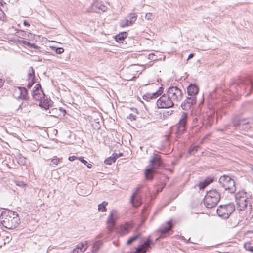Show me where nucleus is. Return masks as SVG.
<instances>
[{
	"label": "nucleus",
	"mask_w": 253,
	"mask_h": 253,
	"mask_svg": "<svg viewBox=\"0 0 253 253\" xmlns=\"http://www.w3.org/2000/svg\"><path fill=\"white\" fill-rule=\"evenodd\" d=\"M184 242L186 241V239L183 236H179V238H178Z\"/></svg>",
	"instance_id": "nucleus-61"
},
{
	"label": "nucleus",
	"mask_w": 253,
	"mask_h": 253,
	"mask_svg": "<svg viewBox=\"0 0 253 253\" xmlns=\"http://www.w3.org/2000/svg\"><path fill=\"white\" fill-rule=\"evenodd\" d=\"M20 40H21L17 39L16 38H12L10 40L11 41L13 42L14 43L17 44H20Z\"/></svg>",
	"instance_id": "nucleus-54"
},
{
	"label": "nucleus",
	"mask_w": 253,
	"mask_h": 253,
	"mask_svg": "<svg viewBox=\"0 0 253 253\" xmlns=\"http://www.w3.org/2000/svg\"><path fill=\"white\" fill-rule=\"evenodd\" d=\"M199 88L195 84H190L187 87L188 96L197 99L196 95L198 93Z\"/></svg>",
	"instance_id": "nucleus-15"
},
{
	"label": "nucleus",
	"mask_w": 253,
	"mask_h": 253,
	"mask_svg": "<svg viewBox=\"0 0 253 253\" xmlns=\"http://www.w3.org/2000/svg\"><path fill=\"white\" fill-rule=\"evenodd\" d=\"M198 145H191L188 150V154L190 155H194L197 151L199 149Z\"/></svg>",
	"instance_id": "nucleus-29"
},
{
	"label": "nucleus",
	"mask_w": 253,
	"mask_h": 253,
	"mask_svg": "<svg viewBox=\"0 0 253 253\" xmlns=\"http://www.w3.org/2000/svg\"><path fill=\"white\" fill-rule=\"evenodd\" d=\"M141 187H137L135 188V191L134 192H136V194H138L137 193L139 192L140 190Z\"/></svg>",
	"instance_id": "nucleus-63"
},
{
	"label": "nucleus",
	"mask_w": 253,
	"mask_h": 253,
	"mask_svg": "<svg viewBox=\"0 0 253 253\" xmlns=\"http://www.w3.org/2000/svg\"><path fill=\"white\" fill-rule=\"evenodd\" d=\"M16 185L20 187H24L26 185L25 183L22 181H15Z\"/></svg>",
	"instance_id": "nucleus-49"
},
{
	"label": "nucleus",
	"mask_w": 253,
	"mask_h": 253,
	"mask_svg": "<svg viewBox=\"0 0 253 253\" xmlns=\"http://www.w3.org/2000/svg\"><path fill=\"white\" fill-rule=\"evenodd\" d=\"M0 222L5 228L12 229L18 226L20 219L16 212L9 209H4L0 213Z\"/></svg>",
	"instance_id": "nucleus-2"
},
{
	"label": "nucleus",
	"mask_w": 253,
	"mask_h": 253,
	"mask_svg": "<svg viewBox=\"0 0 253 253\" xmlns=\"http://www.w3.org/2000/svg\"><path fill=\"white\" fill-rule=\"evenodd\" d=\"M98 7V10H96V13H100L101 12H105L106 10V7L104 5H101L100 6H96Z\"/></svg>",
	"instance_id": "nucleus-37"
},
{
	"label": "nucleus",
	"mask_w": 253,
	"mask_h": 253,
	"mask_svg": "<svg viewBox=\"0 0 253 253\" xmlns=\"http://www.w3.org/2000/svg\"><path fill=\"white\" fill-rule=\"evenodd\" d=\"M29 43H30V42H29L26 40H21L20 41L19 45L28 47Z\"/></svg>",
	"instance_id": "nucleus-45"
},
{
	"label": "nucleus",
	"mask_w": 253,
	"mask_h": 253,
	"mask_svg": "<svg viewBox=\"0 0 253 253\" xmlns=\"http://www.w3.org/2000/svg\"><path fill=\"white\" fill-rule=\"evenodd\" d=\"M154 242L152 240L151 236H148L146 239L140 242L139 244L135 248V251L132 253H146Z\"/></svg>",
	"instance_id": "nucleus-8"
},
{
	"label": "nucleus",
	"mask_w": 253,
	"mask_h": 253,
	"mask_svg": "<svg viewBox=\"0 0 253 253\" xmlns=\"http://www.w3.org/2000/svg\"><path fill=\"white\" fill-rule=\"evenodd\" d=\"M23 24L25 26H30V25L29 22L27 20L24 21Z\"/></svg>",
	"instance_id": "nucleus-60"
},
{
	"label": "nucleus",
	"mask_w": 253,
	"mask_h": 253,
	"mask_svg": "<svg viewBox=\"0 0 253 253\" xmlns=\"http://www.w3.org/2000/svg\"><path fill=\"white\" fill-rule=\"evenodd\" d=\"M250 128V126L249 125V122H248V124L247 125H244L241 126L242 129H244V130L247 131Z\"/></svg>",
	"instance_id": "nucleus-51"
},
{
	"label": "nucleus",
	"mask_w": 253,
	"mask_h": 253,
	"mask_svg": "<svg viewBox=\"0 0 253 253\" xmlns=\"http://www.w3.org/2000/svg\"><path fill=\"white\" fill-rule=\"evenodd\" d=\"M127 118L130 119L131 121L135 120L136 119V116L131 113L130 114Z\"/></svg>",
	"instance_id": "nucleus-57"
},
{
	"label": "nucleus",
	"mask_w": 253,
	"mask_h": 253,
	"mask_svg": "<svg viewBox=\"0 0 253 253\" xmlns=\"http://www.w3.org/2000/svg\"><path fill=\"white\" fill-rule=\"evenodd\" d=\"M166 94L173 101H180L183 97L182 90L177 86L169 87L166 91Z\"/></svg>",
	"instance_id": "nucleus-9"
},
{
	"label": "nucleus",
	"mask_w": 253,
	"mask_h": 253,
	"mask_svg": "<svg viewBox=\"0 0 253 253\" xmlns=\"http://www.w3.org/2000/svg\"><path fill=\"white\" fill-rule=\"evenodd\" d=\"M197 186L199 187L200 190H204L208 184L205 182L204 180L199 182Z\"/></svg>",
	"instance_id": "nucleus-35"
},
{
	"label": "nucleus",
	"mask_w": 253,
	"mask_h": 253,
	"mask_svg": "<svg viewBox=\"0 0 253 253\" xmlns=\"http://www.w3.org/2000/svg\"><path fill=\"white\" fill-rule=\"evenodd\" d=\"M91 191L88 190V191H85L84 193L82 192L81 194L83 195H84L85 196H87V195H89L91 193Z\"/></svg>",
	"instance_id": "nucleus-58"
},
{
	"label": "nucleus",
	"mask_w": 253,
	"mask_h": 253,
	"mask_svg": "<svg viewBox=\"0 0 253 253\" xmlns=\"http://www.w3.org/2000/svg\"><path fill=\"white\" fill-rule=\"evenodd\" d=\"M127 35L128 33L126 31L120 32L114 36V39L118 43H123V41L127 37Z\"/></svg>",
	"instance_id": "nucleus-23"
},
{
	"label": "nucleus",
	"mask_w": 253,
	"mask_h": 253,
	"mask_svg": "<svg viewBox=\"0 0 253 253\" xmlns=\"http://www.w3.org/2000/svg\"><path fill=\"white\" fill-rule=\"evenodd\" d=\"M17 89L19 91V94L17 97H16L17 99H21L22 100L27 101L30 98L28 95V90L26 87L17 86Z\"/></svg>",
	"instance_id": "nucleus-17"
},
{
	"label": "nucleus",
	"mask_w": 253,
	"mask_h": 253,
	"mask_svg": "<svg viewBox=\"0 0 253 253\" xmlns=\"http://www.w3.org/2000/svg\"><path fill=\"white\" fill-rule=\"evenodd\" d=\"M33 89H35V90H42L41 85L40 84H37L34 87Z\"/></svg>",
	"instance_id": "nucleus-52"
},
{
	"label": "nucleus",
	"mask_w": 253,
	"mask_h": 253,
	"mask_svg": "<svg viewBox=\"0 0 253 253\" xmlns=\"http://www.w3.org/2000/svg\"><path fill=\"white\" fill-rule=\"evenodd\" d=\"M132 227L133 225L131 224L128 222H126L125 224L120 226L118 232L122 235L126 234L130 232Z\"/></svg>",
	"instance_id": "nucleus-20"
},
{
	"label": "nucleus",
	"mask_w": 253,
	"mask_h": 253,
	"mask_svg": "<svg viewBox=\"0 0 253 253\" xmlns=\"http://www.w3.org/2000/svg\"><path fill=\"white\" fill-rule=\"evenodd\" d=\"M130 202L135 207H139L142 204L141 199L138 194H136V192H133L132 194Z\"/></svg>",
	"instance_id": "nucleus-22"
},
{
	"label": "nucleus",
	"mask_w": 253,
	"mask_h": 253,
	"mask_svg": "<svg viewBox=\"0 0 253 253\" xmlns=\"http://www.w3.org/2000/svg\"><path fill=\"white\" fill-rule=\"evenodd\" d=\"M83 252V249H80V247H77L74 248L72 251V253H82Z\"/></svg>",
	"instance_id": "nucleus-44"
},
{
	"label": "nucleus",
	"mask_w": 253,
	"mask_h": 253,
	"mask_svg": "<svg viewBox=\"0 0 253 253\" xmlns=\"http://www.w3.org/2000/svg\"><path fill=\"white\" fill-rule=\"evenodd\" d=\"M87 242L85 241L84 243L82 242L79 244L77 247H80V249H83V252H84L87 248Z\"/></svg>",
	"instance_id": "nucleus-36"
},
{
	"label": "nucleus",
	"mask_w": 253,
	"mask_h": 253,
	"mask_svg": "<svg viewBox=\"0 0 253 253\" xmlns=\"http://www.w3.org/2000/svg\"><path fill=\"white\" fill-rule=\"evenodd\" d=\"M188 113L183 112L178 122L175 125L176 137L179 139L186 131L188 126Z\"/></svg>",
	"instance_id": "nucleus-6"
},
{
	"label": "nucleus",
	"mask_w": 253,
	"mask_h": 253,
	"mask_svg": "<svg viewBox=\"0 0 253 253\" xmlns=\"http://www.w3.org/2000/svg\"><path fill=\"white\" fill-rule=\"evenodd\" d=\"M137 19V16L135 13L129 14L128 18L120 22V26L122 27L129 26L134 23Z\"/></svg>",
	"instance_id": "nucleus-18"
},
{
	"label": "nucleus",
	"mask_w": 253,
	"mask_h": 253,
	"mask_svg": "<svg viewBox=\"0 0 253 253\" xmlns=\"http://www.w3.org/2000/svg\"><path fill=\"white\" fill-rule=\"evenodd\" d=\"M244 247L246 250L253 253V246H250L249 244H244Z\"/></svg>",
	"instance_id": "nucleus-38"
},
{
	"label": "nucleus",
	"mask_w": 253,
	"mask_h": 253,
	"mask_svg": "<svg viewBox=\"0 0 253 253\" xmlns=\"http://www.w3.org/2000/svg\"><path fill=\"white\" fill-rule=\"evenodd\" d=\"M140 236L141 235L140 233H136L134 234L132 236L129 238V239L126 242V245H129L131 244L132 243L134 242L137 239L140 238Z\"/></svg>",
	"instance_id": "nucleus-25"
},
{
	"label": "nucleus",
	"mask_w": 253,
	"mask_h": 253,
	"mask_svg": "<svg viewBox=\"0 0 253 253\" xmlns=\"http://www.w3.org/2000/svg\"><path fill=\"white\" fill-rule=\"evenodd\" d=\"M39 106L42 108H44L45 110H47L49 109L53 105V102L50 99V98H48L46 95L44 98H42L41 100H39Z\"/></svg>",
	"instance_id": "nucleus-16"
},
{
	"label": "nucleus",
	"mask_w": 253,
	"mask_h": 253,
	"mask_svg": "<svg viewBox=\"0 0 253 253\" xmlns=\"http://www.w3.org/2000/svg\"><path fill=\"white\" fill-rule=\"evenodd\" d=\"M143 99L147 101L151 100L150 97V93H147L143 95Z\"/></svg>",
	"instance_id": "nucleus-39"
},
{
	"label": "nucleus",
	"mask_w": 253,
	"mask_h": 253,
	"mask_svg": "<svg viewBox=\"0 0 253 253\" xmlns=\"http://www.w3.org/2000/svg\"><path fill=\"white\" fill-rule=\"evenodd\" d=\"M221 198L220 193L216 189L208 191L204 198V204L206 208L211 209L214 207Z\"/></svg>",
	"instance_id": "nucleus-4"
},
{
	"label": "nucleus",
	"mask_w": 253,
	"mask_h": 253,
	"mask_svg": "<svg viewBox=\"0 0 253 253\" xmlns=\"http://www.w3.org/2000/svg\"><path fill=\"white\" fill-rule=\"evenodd\" d=\"M148 58L151 60L155 61L157 60V56H156L154 53H150L148 55Z\"/></svg>",
	"instance_id": "nucleus-46"
},
{
	"label": "nucleus",
	"mask_w": 253,
	"mask_h": 253,
	"mask_svg": "<svg viewBox=\"0 0 253 253\" xmlns=\"http://www.w3.org/2000/svg\"><path fill=\"white\" fill-rule=\"evenodd\" d=\"M172 220L170 219L165 224H162L158 230L160 233V238H164L170 235V232L173 230Z\"/></svg>",
	"instance_id": "nucleus-13"
},
{
	"label": "nucleus",
	"mask_w": 253,
	"mask_h": 253,
	"mask_svg": "<svg viewBox=\"0 0 253 253\" xmlns=\"http://www.w3.org/2000/svg\"><path fill=\"white\" fill-rule=\"evenodd\" d=\"M246 194V192L243 190L239 191L235 195V200L238 205L239 211H243L248 205V198L245 196Z\"/></svg>",
	"instance_id": "nucleus-10"
},
{
	"label": "nucleus",
	"mask_w": 253,
	"mask_h": 253,
	"mask_svg": "<svg viewBox=\"0 0 253 253\" xmlns=\"http://www.w3.org/2000/svg\"><path fill=\"white\" fill-rule=\"evenodd\" d=\"M173 110L164 111V112L163 113V117L164 118H165V117L167 118L168 116H169V115H170L173 113Z\"/></svg>",
	"instance_id": "nucleus-43"
},
{
	"label": "nucleus",
	"mask_w": 253,
	"mask_h": 253,
	"mask_svg": "<svg viewBox=\"0 0 253 253\" xmlns=\"http://www.w3.org/2000/svg\"><path fill=\"white\" fill-rule=\"evenodd\" d=\"M118 218L119 216L117 211L115 209L112 210L106 222L107 224L106 228L109 233L112 232L114 230Z\"/></svg>",
	"instance_id": "nucleus-11"
},
{
	"label": "nucleus",
	"mask_w": 253,
	"mask_h": 253,
	"mask_svg": "<svg viewBox=\"0 0 253 253\" xmlns=\"http://www.w3.org/2000/svg\"><path fill=\"white\" fill-rule=\"evenodd\" d=\"M108 205V202L106 201H103L101 204L98 205V210L99 211L105 212L106 211V206Z\"/></svg>",
	"instance_id": "nucleus-28"
},
{
	"label": "nucleus",
	"mask_w": 253,
	"mask_h": 253,
	"mask_svg": "<svg viewBox=\"0 0 253 253\" xmlns=\"http://www.w3.org/2000/svg\"><path fill=\"white\" fill-rule=\"evenodd\" d=\"M232 123L233 126L235 127L236 129L239 128L240 129L241 126L247 125L248 124V121L246 119H240L238 118L235 117L232 119Z\"/></svg>",
	"instance_id": "nucleus-19"
},
{
	"label": "nucleus",
	"mask_w": 253,
	"mask_h": 253,
	"mask_svg": "<svg viewBox=\"0 0 253 253\" xmlns=\"http://www.w3.org/2000/svg\"><path fill=\"white\" fill-rule=\"evenodd\" d=\"M4 244L9 243L11 239V235L9 233H6L3 236Z\"/></svg>",
	"instance_id": "nucleus-31"
},
{
	"label": "nucleus",
	"mask_w": 253,
	"mask_h": 253,
	"mask_svg": "<svg viewBox=\"0 0 253 253\" xmlns=\"http://www.w3.org/2000/svg\"><path fill=\"white\" fill-rule=\"evenodd\" d=\"M234 177L232 175L224 174L220 176L218 181L221 186L231 194L234 193L236 190Z\"/></svg>",
	"instance_id": "nucleus-5"
},
{
	"label": "nucleus",
	"mask_w": 253,
	"mask_h": 253,
	"mask_svg": "<svg viewBox=\"0 0 253 253\" xmlns=\"http://www.w3.org/2000/svg\"><path fill=\"white\" fill-rule=\"evenodd\" d=\"M18 163L20 165H24L26 164V159L21 154L18 156Z\"/></svg>",
	"instance_id": "nucleus-33"
},
{
	"label": "nucleus",
	"mask_w": 253,
	"mask_h": 253,
	"mask_svg": "<svg viewBox=\"0 0 253 253\" xmlns=\"http://www.w3.org/2000/svg\"><path fill=\"white\" fill-rule=\"evenodd\" d=\"M49 113L50 114V116L56 118L61 116V114L59 113V110L56 108H52L49 109Z\"/></svg>",
	"instance_id": "nucleus-26"
},
{
	"label": "nucleus",
	"mask_w": 253,
	"mask_h": 253,
	"mask_svg": "<svg viewBox=\"0 0 253 253\" xmlns=\"http://www.w3.org/2000/svg\"><path fill=\"white\" fill-rule=\"evenodd\" d=\"M55 52L56 54H60L64 52V49L62 47H54Z\"/></svg>",
	"instance_id": "nucleus-42"
},
{
	"label": "nucleus",
	"mask_w": 253,
	"mask_h": 253,
	"mask_svg": "<svg viewBox=\"0 0 253 253\" xmlns=\"http://www.w3.org/2000/svg\"><path fill=\"white\" fill-rule=\"evenodd\" d=\"M215 180V178L214 176H209L206 177L204 179L205 182L209 185L211 183H212L213 181Z\"/></svg>",
	"instance_id": "nucleus-34"
},
{
	"label": "nucleus",
	"mask_w": 253,
	"mask_h": 253,
	"mask_svg": "<svg viewBox=\"0 0 253 253\" xmlns=\"http://www.w3.org/2000/svg\"><path fill=\"white\" fill-rule=\"evenodd\" d=\"M32 96L34 99L39 101L42 98H44L45 97V94L43 92V89L42 90L33 89L32 91Z\"/></svg>",
	"instance_id": "nucleus-21"
},
{
	"label": "nucleus",
	"mask_w": 253,
	"mask_h": 253,
	"mask_svg": "<svg viewBox=\"0 0 253 253\" xmlns=\"http://www.w3.org/2000/svg\"><path fill=\"white\" fill-rule=\"evenodd\" d=\"M196 101L197 99L194 97L187 96L181 103V107L183 110L186 111L190 110L192 114H195V112H194V108H195Z\"/></svg>",
	"instance_id": "nucleus-14"
},
{
	"label": "nucleus",
	"mask_w": 253,
	"mask_h": 253,
	"mask_svg": "<svg viewBox=\"0 0 253 253\" xmlns=\"http://www.w3.org/2000/svg\"><path fill=\"white\" fill-rule=\"evenodd\" d=\"M102 241L101 240H98L95 241L93 245L92 252V253H96L100 247L102 245Z\"/></svg>",
	"instance_id": "nucleus-24"
},
{
	"label": "nucleus",
	"mask_w": 253,
	"mask_h": 253,
	"mask_svg": "<svg viewBox=\"0 0 253 253\" xmlns=\"http://www.w3.org/2000/svg\"><path fill=\"white\" fill-rule=\"evenodd\" d=\"M79 157H78L76 156H74V155H73V156H69V158H68V160L70 161H74V160H79Z\"/></svg>",
	"instance_id": "nucleus-56"
},
{
	"label": "nucleus",
	"mask_w": 253,
	"mask_h": 253,
	"mask_svg": "<svg viewBox=\"0 0 253 253\" xmlns=\"http://www.w3.org/2000/svg\"><path fill=\"white\" fill-rule=\"evenodd\" d=\"M79 160L85 165L88 168H91L92 167V165L91 163H88L86 160L84 159V157H80L79 158Z\"/></svg>",
	"instance_id": "nucleus-30"
},
{
	"label": "nucleus",
	"mask_w": 253,
	"mask_h": 253,
	"mask_svg": "<svg viewBox=\"0 0 253 253\" xmlns=\"http://www.w3.org/2000/svg\"><path fill=\"white\" fill-rule=\"evenodd\" d=\"M35 80V70L32 67H30L28 74L27 80Z\"/></svg>",
	"instance_id": "nucleus-27"
},
{
	"label": "nucleus",
	"mask_w": 253,
	"mask_h": 253,
	"mask_svg": "<svg viewBox=\"0 0 253 253\" xmlns=\"http://www.w3.org/2000/svg\"><path fill=\"white\" fill-rule=\"evenodd\" d=\"M156 105L158 108H170L174 106V103L166 93L157 100Z\"/></svg>",
	"instance_id": "nucleus-12"
},
{
	"label": "nucleus",
	"mask_w": 253,
	"mask_h": 253,
	"mask_svg": "<svg viewBox=\"0 0 253 253\" xmlns=\"http://www.w3.org/2000/svg\"><path fill=\"white\" fill-rule=\"evenodd\" d=\"M235 205L232 203H229L225 205H220L216 210V212L219 216L223 219H226L235 211Z\"/></svg>",
	"instance_id": "nucleus-7"
},
{
	"label": "nucleus",
	"mask_w": 253,
	"mask_h": 253,
	"mask_svg": "<svg viewBox=\"0 0 253 253\" xmlns=\"http://www.w3.org/2000/svg\"><path fill=\"white\" fill-rule=\"evenodd\" d=\"M149 164L150 167L145 169L144 174L145 179L147 180L151 181L154 178L153 173L158 168L163 167L164 165L161 156L155 153H153V155L151 157Z\"/></svg>",
	"instance_id": "nucleus-3"
},
{
	"label": "nucleus",
	"mask_w": 253,
	"mask_h": 253,
	"mask_svg": "<svg viewBox=\"0 0 253 253\" xmlns=\"http://www.w3.org/2000/svg\"><path fill=\"white\" fill-rule=\"evenodd\" d=\"M19 32L21 33H20V35L23 36V37H24L26 35L27 33H26V32L24 31H23V30H20Z\"/></svg>",
	"instance_id": "nucleus-59"
},
{
	"label": "nucleus",
	"mask_w": 253,
	"mask_h": 253,
	"mask_svg": "<svg viewBox=\"0 0 253 253\" xmlns=\"http://www.w3.org/2000/svg\"><path fill=\"white\" fill-rule=\"evenodd\" d=\"M51 162L53 163V164L57 165L59 163V159L56 157H55L54 158L52 159Z\"/></svg>",
	"instance_id": "nucleus-55"
},
{
	"label": "nucleus",
	"mask_w": 253,
	"mask_h": 253,
	"mask_svg": "<svg viewBox=\"0 0 253 253\" xmlns=\"http://www.w3.org/2000/svg\"><path fill=\"white\" fill-rule=\"evenodd\" d=\"M112 156L115 158V161L117 160V158H119V156H118V154L115 153H113L112 155Z\"/></svg>",
	"instance_id": "nucleus-62"
},
{
	"label": "nucleus",
	"mask_w": 253,
	"mask_h": 253,
	"mask_svg": "<svg viewBox=\"0 0 253 253\" xmlns=\"http://www.w3.org/2000/svg\"><path fill=\"white\" fill-rule=\"evenodd\" d=\"M164 92V88L162 86L159 87V89L156 91V92L158 93V94L160 96L162 94L163 92Z\"/></svg>",
	"instance_id": "nucleus-50"
},
{
	"label": "nucleus",
	"mask_w": 253,
	"mask_h": 253,
	"mask_svg": "<svg viewBox=\"0 0 253 253\" xmlns=\"http://www.w3.org/2000/svg\"><path fill=\"white\" fill-rule=\"evenodd\" d=\"M59 113L61 115V113L62 114V115L63 116H65V114L66 113V111L65 109L63 108L62 107H60L59 109Z\"/></svg>",
	"instance_id": "nucleus-53"
},
{
	"label": "nucleus",
	"mask_w": 253,
	"mask_h": 253,
	"mask_svg": "<svg viewBox=\"0 0 253 253\" xmlns=\"http://www.w3.org/2000/svg\"><path fill=\"white\" fill-rule=\"evenodd\" d=\"M145 19L148 20H151L153 18V15L151 13H147L145 16Z\"/></svg>",
	"instance_id": "nucleus-47"
},
{
	"label": "nucleus",
	"mask_w": 253,
	"mask_h": 253,
	"mask_svg": "<svg viewBox=\"0 0 253 253\" xmlns=\"http://www.w3.org/2000/svg\"><path fill=\"white\" fill-rule=\"evenodd\" d=\"M28 47L35 50H39L40 48L35 43L31 42L29 43Z\"/></svg>",
	"instance_id": "nucleus-40"
},
{
	"label": "nucleus",
	"mask_w": 253,
	"mask_h": 253,
	"mask_svg": "<svg viewBox=\"0 0 253 253\" xmlns=\"http://www.w3.org/2000/svg\"><path fill=\"white\" fill-rule=\"evenodd\" d=\"M115 162V158L113 157L112 156L109 157L107 159H106L104 162L106 165H110L113 163H114Z\"/></svg>",
	"instance_id": "nucleus-32"
},
{
	"label": "nucleus",
	"mask_w": 253,
	"mask_h": 253,
	"mask_svg": "<svg viewBox=\"0 0 253 253\" xmlns=\"http://www.w3.org/2000/svg\"><path fill=\"white\" fill-rule=\"evenodd\" d=\"M212 92L209 93L207 98V105L210 110L205 114L201 115L200 104L195 112L196 119L198 117L202 120L203 125L207 126L212 125L216 113L217 119L221 117V114H225L227 111L226 107L232 99H237L239 96L247 93L245 96L253 92V77L246 76L232 79L229 84V88L226 90Z\"/></svg>",
	"instance_id": "nucleus-1"
},
{
	"label": "nucleus",
	"mask_w": 253,
	"mask_h": 253,
	"mask_svg": "<svg viewBox=\"0 0 253 253\" xmlns=\"http://www.w3.org/2000/svg\"><path fill=\"white\" fill-rule=\"evenodd\" d=\"M194 55V54L193 53H190L189 55H188V58H187V60L189 59H191V58H192Z\"/></svg>",
	"instance_id": "nucleus-64"
},
{
	"label": "nucleus",
	"mask_w": 253,
	"mask_h": 253,
	"mask_svg": "<svg viewBox=\"0 0 253 253\" xmlns=\"http://www.w3.org/2000/svg\"><path fill=\"white\" fill-rule=\"evenodd\" d=\"M159 96H160L158 94V93L156 92V91L155 92H153L152 93H150V97H151V100L155 99Z\"/></svg>",
	"instance_id": "nucleus-48"
},
{
	"label": "nucleus",
	"mask_w": 253,
	"mask_h": 253,
	"mask_svg": "<svg viewBox=\"0 0 253 253\" xmlns=\"http://www.w3.org/2000/svg\"><path fill=\"white\" fill-rule=\"evenodd\" d=\"M28 83L27 85V87L28 89L31 88V87L33 85V84L36 83V80H33L31 79V80H27Z\"/></svg>",
	"instance_id": "nucleus-41"
}]
</instances>
